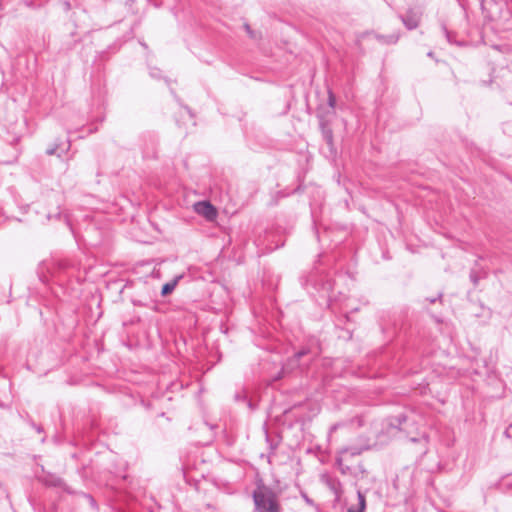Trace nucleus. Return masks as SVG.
Segmentation results:
<instances>
[{"mask_svg":"<svg viewBox=\"0 0 512 512\" xmlns=\"http://www.w3.org/2000/svg\"><path fill=\"white\" fill-rule=\"evenodd\" d=\"M335 105H336V98L335 95L331 90L328 91V110L324 112L323 114L326 115V117H329L330 115H334L335 113Z\"/></svg>","mask_w":512,"mask_h":512,"instance_id":"obj_6","label":"nucleus"},{"mask_svg":"<svg viewBox=\"0 0 512 512\" xmlns=\"http://www.w3.org/2000/svg\"><path fill=\"white\" fill-rule=\"evenodd\" d=\"M32 427L38 432V433H42L43 432V428L39 425H36L35 423H32Z\"/></svg>","mask_w":512,"mask_h":512,"instance_id":"obj_21","label":"nucleus"},{"mask_svg":"<svg viewBox=\"0 0 512 512\" xmlns=\"http://www.w3.org/2000/svg\"><path fill=\"white\" fill-rule=\"evenodd\" d=\"M51 484H52L53 486H61V485H62V480H61L60 478H55V479L51 482Z\"/></svg>","mask_w":512,"mask_h":512,"instance_id":"obj_20","label":"nucleus"},{"mask_svg":"<svg viewBox=\"0 0 512 512\" xmlns=\"http://www.w3.org/2000/svg\"><path fill=\"white\" fill-rule=\"evenodd\" d=\"M470 280L472 281L474 286H477L479 283L480 277L478 276V274L475 271H471L470 272Z\"/></svg>","mask_w":512,"mask_h":512,"instance_id":"obj_15","label":"nucleus"},{"mask_svg":"<svg viewBox=\"0 0 512 512\" xmlns=\"http://www.w3.org/2000/svg\"><path fill=\"white\" fill-rule=\"evenodd\" d=\"M60 146V143H54L51 147L47 148L46 154L50 156L57 154V150L60 148Z\"/></svg>","mask_w":512,"mask_h":512,"instance_id":"obj_12","label":"nucleus"},{"mask_svg":"<svg viewBox=\"0 0 512 512\" xmlns=\"http://www.w3.org/2000/svg\"><path fill=\"white\" fill-rule=\"evenodd\" d=\"M319 120V126L322 132L323 139L325 142L332 147L333 146V131L330 127L329 117H326L324 114L317 115Z\"/></svg>","mask_w":512,"mask_h":512,"instance_id":"obj_3","label":"nucleus"},{"mask_svg":"<svg viewBox=\"0 0 512 512\" xmlns=\"http://www.w3.org/2000/svg\"><path fill=\"white\" fill-rule=\"evenodd\" d=\"M195 211L199 214L204 216L207 220H213L217 216V211L215 207L208 201H200L197 202L195 205Z\"/></svg>","mask_w":512,"mask_h":512,"instance_id":"obj_4","label":"nucleus"},{"mask_svg":"<svg viewBox=\"0 0 512 512\" xmlns=\"http://www.w3.org/2000/svg\"><path fill=\"white\" fill-rule=\"evenodd\" d=\"M442 296H443V294H442V293H439V294L437 295V297H434V298H427V300H428L431 304H433V303H435L437 300H441Z\"/></svg>","mask_w":512,"mask_h":512,"instance_id":"obj_18","label":"nucleus"},{"mask_svg":"<svg viewBox=\"0 0 512 512\" xmlns=\"http://www.w3.org/2000/svg\"><path fill=\"white\" fill-rule=\"evenodd\" d=\"M433 55H434V54H433V52H432V51H430V52H428V53H427V56H428V57H433Z\"/></svg>","mask_w":512,"mask_h":512,"instance_id":"obj_25","label":"nucleus"},{"mask_svg":"<svg viewBox=\"0 0 512 512\" xmlns=\"http://www.w3.org/2000/svg\"><path fill=\"white\" fill-rule=\"evenodd\" d=\"M407 420V417L403 414L393 417L390 425L394 428L401 429L402 424Z\"/></svg>","mask_w":512,"mask_h":512,"instance_id":"obj_9","label":"nucleus"},{"mask_svg":"<svg viewBox=\"0 0 512 512\" xmlns=\"http://www.w3.org/2000/svg\"><path fill=\"white\" fill-rule=\"evenodd\" d=\"M421 16V8H410L404 16H401V20L407 29L412 30L418 27Z\"/></svg>","mask_w":512,"mask_h":512,"instance_id":"obj_2","label":"nucleus"},{"mask_svg":"<svg viewBox=\"0 0 512 512\" xmlns=\"http://www.w3.org/2000/svg\"><path fill=\"white\" fill-rule=\"evenodd\" d=\"M348 512H363L361 509L349 508Z\"/></svg>","mask_w":512,"mask_h":512,"instance_id":"obj_23","label":"nucleus"},{"mask_svg":"<svg viewBox=\"0 0 512 512\" xmlns=\"http://www.w3.org/2000/svg\"><path fill=\"white\" fill-rule=\"evenodd\" d=\"M207 508H213L211 504H207Z\"/></svg>","mask_w":512,"mask_h":512,"instance_id":"obj_29","label":"nucleus"},{"mask_svg":"<svg viewBox=\"0 0 512 512\" xmlns=\"http://www.w3.org/2000/svg\"><path fill=\"white\" fill-rule=\"evenodd\" d=\"M257 512H280V505L272 489L261 486L253 492Z\"/></svg>","mask_w":512,"mask_h":512,"instance_id":"obj_1","label":"nucleus"},{"mask_svg":"<svg viewBox=\"0 0 512 512\" xmlns=\"http://www.w3.org/2000/svg\"><path fill=\"white\" fill-rule=\"evenodd\" d=\"M152 76L156 77L157 72L151 73Z\"/></svg>","mask_w":512,"mask_h":512,"instance_id":"obj_28","label":"nucleus"},{"mask_svg":"<svg viewBox=\"0 0 512 512\" xmlns=\"http://www.w3.org/2000/svg\"><path fill=\"white\" fill-rule=\"evenodd\" d=\"M69 148H70V143L68 142V143H67V146H66V148H65V151L69 150Z\"/></svg>","mask_w":512,"mask_h":512,"instance_id":"obj_26","label":"nucleus"},{"mask_svg":"<svg viewBox=\"0 0 512 512\" xmlns=\"http://www.w3.org/2000/svg\"><path fill=\"white\" fill-rule=\"evenodd\" d=\"M266 442L268 443V445H269V447H270V449H271V453H273V452L276 450V448H277L278 444H277V443H274V442L269 438V435H268V433H267V432H266Z\"/></svg>","mask_w":512,"mask_h":512,"instance_id":"obj_16","label":"nucleus"},{"mask_svg":"<svg viewBox=\"0 0 512 512\" xmlns=\"http://www.w3.org/2000/svg\"><path fill=\"white\" fill-rule=\"evenodd\" d=\"M504 435L508 438H512V425H510L505 431Z\"/></svg>","mask_w":512,"mask_h":512,"instance_id":"obj_19","label":"nucleus"},{"mask_svg":"<svg viewBox=\"0 0 512 512\" xmlns=\"http://www.w3.org/2000/svg\"><path fill=\"white\" fill-rule=\"evenodd\" d=\"M152 76L156 77L157 72L151 73Z\"/></svg>","mask_w":512,"mask_h":512,"instance_id":"obj_27","label":"nucleus"},{"mask_svg":"<svg viewBox=\"0 0 512 512\" xmlns=\"http://www.w3.org/2000/svg\"><path fill=\"white\" fill-rule=\"evenodd\" d=\"M84 497L87 499V501L89 502V504H90V506H91L92 508H94L95 510H97V509H98V505H97V503H96V500L93 498V496H92V495H90V494H84Z\"/></svg>","mask_w":512,"mask_h":512,"instance_id":"obj_13","label":"nucleus"},{"mask_svg":"<svg viewBox=\"0 0 512 512\" xmlns=\"http://www.w3.org/2000/svg\"><path fill=\"white\" fill-rule=\"evenodd\" d=\"M244 29H245V31L249 34V36H250L251 38H254V37H255V36H254V32L252 31V29H251V27H250V25H249V24L245 23V24H244Z\"/></svg>","mask_w":512,"mask_h":512,"instance_id":"obj_17","label":"nucleus"},{"mask_svg":"<svg viewBox=\"0 0 512 512\" xmlns=\"http://www.w3.org/2000/svg\"><path fill=\"white\" fill-rule=\"evenodd\" d=\"M362 453V449L358 447H343L338 451V455L347 459L348 456H358Z\"/></svg>","mask_w":512,"mask_h":512,"instance_id":"obj_5","label":"nucleus"},{"mask_svg":"<svg viewBox=\"0 0 512 512\" xmlns=\"http://www.w3.org/2000/svg\"><path fill=\"white\" fill-rule=\"evenodd\" d=\"M375 37L381 43H384V44H396L397 41L399 40V35L398 34H391V35H388V36L376 35Z\"/></svg>","mask_w":512,"mask_h":512,"instance_id":"obj_7","label":"nucleus"},{"mask_svg":"<svg viewBox=\"0 0 512 512\" xmlns=\"http://www.w3.org/2000/svg\"><path fill=\"white\" fill-rule=\"evenodd\" d=\"M358 502H359V509L364 511L365 509V496L359 491L358 492Z\"/></svg>","mask_w":512,"mask_h":512,"instance_id":"obj_14","label":"nucleus"},{"mask_svg":"<svg viewBox=\"0 0 512 512\" xmlns=\"http://www.w3.org/2000/svg\"><path fill=\"white\" fill-rule=\"evenodd\" d=\"M444 32L446 34V38L449 42H451V39H452V36L450 35V33L448 32V30L444 27Z\"/></svg>","mask_w":512,"mask_h":512,"instance_id":"obj_22","label":"nucleus"},{"mask_svg":"<svg viewBox=\"0 0 512 512\" xmlns=\"http://www.w3.org/2000/svg\"><path fill=\"white\" fill-rule=\"evenodd\" d=\"M339 426H340L339 424H334L333 426H331L330 431L331 432L335 431Z\"/></svg>","mask_w":512,"mask_h":512,"instance_id":"obj_24","label":"nucleus"},{"mask_svg":"<svg viewBox=\"0 0 512 512\" xmlns=\"http://www.w3.org/2000/svg\"><path fill=\"white\" fill-rule=\"evenodd\" d=\"M176 284H177L176 280L165 283L162 286L161 295L166 296V295L170 294L175 289Z\"/></svg>","mask_w":512,"mask_h":512,"instance_id":"obj_10","label":"nucleus"},{"mask_svg":"<svg viewBox=\"0 0 512 512\" xmlns=\"http://www.w3.org/2000/svg\"><path fill=\"white\" fill-rule=\"evenodd\" d=\"M309 353V349L303 348L296 352L293 356V358L289 361L292 365H296L297 362L302 358L303 356L307 355Z\"/></svg>","mask_w":512,"mask_h":512,"instance_id":"obj_11","label":"nucleus"},{"mask_svg":"<svg viewBox=\"0 0 512 512\" xmlns=\"http://www.w3.org/2000/svg\"><path fill=\"white\" fill-rule=\"evenodd\" d=\"M345 460L347 459L337 454L336 465L342 474H348L351 471L350 467L344 464Z\"/></svg>","mask_w":512,"mask_h":512,"instance_id":"obj_8","label":"nucleus"}]
</instances>
